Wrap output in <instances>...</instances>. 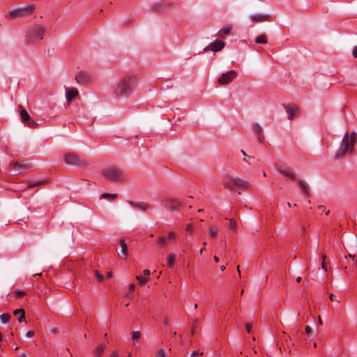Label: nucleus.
<instances>
[{
	"label": "nucleus",
	"mask_w": 357,
	"mask_h": 357,
	"mask_svg": "<svg viewBox=\"0 0 357 357\" xmlns=\"http://www.w3.org/2000/svg\"><path fill=\"white\" fill-rule=\"evenodd\" d=\"M45 29L40 25L34 24L29 27L26 34V43L35 44L43 38Z\"/></svg>",
	"instance_id": "39448f33"
},
{
	"label": "nucleus",
	"mask_w": 357,
	"mask_h": 357,
	"mask_svg": "<svg viewBox=\"0 0 357 357\" xmlns=\"http://www.w3.org/2000/svg\"><path fill=\"white\" fill-rule=\"evenodd\" d=\"M0 319L3 324H8L10 321L11 316L8 313H3L0 316Z\"/></svg>",
	"instance_id": "a878e982"
},
{
	"label": "nucleus",
	"mask_w": 357,
	"mask_h": 357,
	"mask_svg": "<svg viewBox=\"0 0 357 357\" xmlns=\"http://www.w3.org/2000/svg\"><path fill=\"white\" fill-rule=\"evenodd\" d=\"M252 326V324H250V323H247L245 324V329H246L248 333H250L251 332Z\"/></svg>",
	"instance_id": "ea45409f"
},
{
	"label": "nucleus",
	"mask_w": 357,
	"mask_h": 357,
	"mask_svg": "<svg viewBox=\"0 0 357 357\" xmlns=\"http://www.w3.org/2000/svg\"><path fill=\"white\" fill-rule=\"evenodd\" d=\"M1 338H2V334H1V333L0 332V341L1 340Z\"/></svg>",
	"instance_id": "338daca9"
},
{
	"label": "nucleus",
	"mask_w": 357,
	"mask_h": 357,
	"mask_svg": "<svg viewBox=\"0 0 357 357\" xmlns=\"http://www.w3.org/2000/svg\"><path fill=\"white\" fill-rule=\"evenodd\" d=\"M143 274L145 276L149 275H150V271L148 270V269H145V270L143 271Z\"/></svg>",
	"instance_id": "09e8293b"
},
{
	"label": "nucleus",
	"mask_w": 357,
	"mask_h": 357,
	"mask_svg": "<svg viewBox=\"0 0 357 357\" xmlns=\"http://www.w3.org/2000/svg\"><path fill=\"white\" fill-rule=\"evenodd\" d=\"M128 204L130 206L142 211H145L149 208V204L143 202H135L132 201H128Z\"/></svg>",
	"instance_id": "a211bd4d"
},
{
	"label": "nucleus",
	"mask_w": 357,
	"mask_h": 357,
	"mask_svg": "<svg viewBox=\"0 0 357 357\" xmlns=\"http://www.w3.org/2000/svg\"><path fill=\"white\" fill-rule=\"evenodd\" d=\"M155 357H168L163 349H159L156 351Z\"/></svg>",
	"instance_id": "72a5a7b5"
},
{
	"label": "nucleus",
	"mask_w": 357,
	"mask_h": 357,
	"mask_svg": "<svg viewBox=\"0 0 357 357\" xmlns=\"http://www.w3.org/2000/svg\"><path fill=\"white\" fill-rule=\"evenodd\" d=\"M105 350V345L100 344L94 349V354L96 357H101Z\"/></svg>",
	"instance_id": "b1692460"
},
{
	"label": "nucleus",
	"mask_w": 357,
	"mask_h": 357,
	"mask_svg": "<svg viewBox=\"0 0 357 357\" xmlns=\"http://www.w3.org/2000/svg\"><path fill=\"white\" fill-rule=\"evenodd\" d=\"M318 209L319 210V211H321V212H324L325 211V213L326 215H328L330 213V211H326V207L324 206H318Z\"/></svg>",
	"instance_id": "58836bf2"
},
{
	"label": "nucleus",
	"mask_w": 357,
	"mask_h": 357,
	"mask_svg": "<svg viewBox=\"0 0 357 357\" xmlns=\"http://www.w3.org/2000/svg\"><path fill=\"white\" fill-rule=\"evenodd\" d=\"M199 220L200 222L206 221L207 220L203 218L202 216L199 217Z\"/></svg>",
	"instance_id": "3c124183"
},
{
	"label": "nucleus",
	"mask_w": 357,
	"mask_h": 357,
	"mask_svg": "<svg viewBox=\"0 0 357 357\" xmlns=\"http://www.w3.org/2000/svg\"><path fill=\"white\" fill-rule=\"evenodd\" d=\"M136 279L141 286L144 285L149 281V278L142 275H137Z\"/></svg>",
	"instance_id": "c756f323"
},
{
	"label": "nucleus",
	"mask_w": 357,
	"mask_h": 357,
	"mask_svg": "<svg viewBox=\"0 0 357 357\" xmlns=\"http://www.w3.org/2000/svg\"><path fill=\"white\" fill-rule=\"evenodd\" d=\"M255 42L258 44H266L267 43V40L265 36L260 35L255 38Z\"/></svg>",
	"instance_id": "7c9ffc66"
},
{
	"label": "nucleus",
	"mask_w": 357,
	"mask_h": 357,
	"mask_svg": "<svg viewBox=\"0 0 357 357\" xmlns=\"http://www.w3.org/2000/svg\"><path fill=\"white\" fill-rule=\"evenodd\" d=\"M137 84V80L134 77H128L122 79L117 84L114 94L116 97L123 96H129L133 92L134 87Z\"/></svg>",
	"instance_id": "f257e3e1"
},
{
	"label": "nucleus",
	"mask_w": 357,
	"mask_h": 357,
	"mask_svg": "<svg viewBox=\"0 0 357 357\" xmlns=\"http://www.w3.org/2000/svg\"><path fill=\"white\" fill-rule=\"evenodd\" d=\"M175 261H176V256L175 255L171 253L169 254L167 257V266L172 268H174V264H175Z\"/></svg>",
	"instance_id": "393cba45"
},
{
	"label": "nucleus",
	"mask_w": 357,
	"mask_h": 357,
	"mask_svg": "<svg viewBox=\"0 0 357 357\" xmlns=\"http://www.w3.org/2000/svg\"><path fill=\"white\" fill-rule=\"evenodd\" d=\"M329 298L331 301H336V296L333 294H330Z\"/></svg>",
	"instance_id": "a18cd8bd"
},
{
	"label": "nucleus",
	"mask_w": 357,
	"mask_h": 357,
	"mask_svg": "<svg viewBox=\"0 0 357 357\" xmlns=\"http://www.w3.org/2000/svg\"><path fill=\"white\" fill-rule=\"evenodd\" d=\"M192 197H188L184 200L177 199L173 197H167L162 199V205L169 211H174L177 208L180 209L184 206L192 207V203L190 202Z\"/></svg>",
	"instance_id": "7ed1b4c3"
},
{
	"label": "nucleus",
	"mask_w": 357,
	"mask_h": 357,
	"mask_svg": "<svg viewBox=\"0 0 357 357\" xmlns=\"http://www.w3.org/2000/svg\"><path fill=\"white\" fill-rule=\"evenodd\" d=\"M66 99L68 102H70L73 98L79 94L78 90L75 87L68 88L65 86Z\"/></svg>",
	"instance_id": "2eb2a0df"
},
{
	"label": "nucleus",
	"mask_w": 357,
	"mask_h": 357,
	"mask_svg": "<svg viewBox=\"0 0 357 357\" xmlns=\"http://www.w3.org/2000/svg\"><path fill=\"white\" fill-rule=\"evenodd\" d=\"M287 205H288L289 207L291 206V204L289 202L287 203Z\"/></svg>",
	"instance_id": "774afa93"
},
{
	"label": "nucleus",
	"mask_w": 357,
	"mask_h": 357,
	"mask_svg": "<svg viewBox=\"0 0 357 357\" xmlns=\"http://www.w3.org/2000/svg\"><path fill=\"white\" fill-rule=\"evenodd\" d=\"M141 337V333L139 331H135L132 333V338L134 341V344L136 345L139 339Z\"/></svg>",
	"instance_id": "c85d7f7f"
},
{
	"label": "nucleus",
	"mask_w": 357,
	"mask_h": 357,
	"mask_svg": "<svg viewBox=\"0 0 357 357\" xmlns=\"http://www.w3.org/2000/svg\"><path fill=\"white\" fill-rule=\"evenodd\" d=\"M20 357H26V354L25 352L22 353Z\"/></svg>",
	"instance_id": "6e6d98bb"
},
{
	"label": "nucleus",
	"mask_w": 357,
	"mask_h": 357,
	"mask_svg": "<svg viewBox=\"0 0 357 357\" xmlns=\"http://www.w3.org/2000/svg\"><path fill=\"white\" fill-rule=\"evenodd\" d=\"M11 169L10 170L13 175H17L20 174L23 170L29 169L32 167L30 163L21 164L18 162L11 163Z\"/></svg>",
	"instance_id": "f8f14e48"
},
{
	"label": "nucleus",
	"mask_w": 357,
	"mask_h": 357,
	"mask_svg": "<svg viewBox=\"0 0 357 357\" xmlns=\"http://www.w3.org/2000/svg\"><path fill=\"white\" fill-rule=\"evenodd\" d=\"M167 238V242L171 243L176 241V234L173 231L169 232Z\"/></svg>",
	"instance_id": "2f4dec72"
},
{
	"label": "nucleus",
	"mask_w": 357,
	"mask_h": 357,
	"mask_svg": "<svg viewBox=\"0 0 357 357\" xmlns=\"http://www.w3.org/2000/svg\"><path fill=\"white\" fill-rule=\"evenodd\" d=\"M322 258H323L324 261H323V262L321 263V267H322V268H324V269L326 270V263H325V261H324L325 256H324V255H323V256H322Z\"/></svg>",
	"instance_id": "de8ad7c7"
},
{
	"label": "nucleus",
	"mask_w": 357,
	"mask_h": 357,
	"mask_svg": "<svg viewBox=\"0 0 357 357\" xmlns=\"http://www.w3.org/2000/svg\"><path fill=\"white\" fill-rule=\"evenodd\" d=\"M301 281V276H298L296 278V282H300Z\"/></svg>",
	"instance_id": "5fc2aeb1"
},
{
	"label": "nucleus",
	"mask_w": 357,
	"mask_h": 357,
	"mask_svg": "<svg viewBox=\"0 0 357 357\" xmlns=\"http://www.w3.org/2000/svg\"><path fill=\"white\" fill-rule=\"evenodd\" d=\"M241 151L242 154H243L245 155V157H248V155L245 154L244 151L241 150Z\"/></svg>",
	"instance_id": "e2e57ef3"
},
{
	"label": "nucleus",
	"mask_w": 357,
	"mask_h": 357,
	"mask_svg": "<svg viewBox=\"0 0 357 357\" xmlns=\"http://www.w3.org/2000/svg\"><path fill=\"white\" fill-rule=\"evenodd\" d=\"M220 268L221 271H224L225 269V266L222 265Z\"/></svg>",
	"instance_id": "bf43d9fd"
},
{
	"label": "nucleus",
	"mask_w": 357,
	"mask_h": 357,
	"mask_svg": "<svg viewBox=\"0 0 357 357\" xmlns=\"http://www.w3.org/2000/svg\"><path fill=\"white\" fill-rule=\"evenodd\" d=\"M236 222V220L232 218V219L230 220V222L229 223L234 224Z\"/></svg>",
	"instance_id": "4d7b16f0"
},
{
	"label": "nucleus",
	"mask_w": 357,
	"mask_h": 357,
	"mask_svg": "<svg viewBox=\"0 0 357 357\" xmlns=\"http://www.w3.org/2000/svg\"><path fill=\"white\" fill-rule=\"evenodd\" d=\"M356 138V132H353L351 134L346 132L343 137L341 144L336 152L335 156L337 158H340L347 153H351L354 150Z\"/></svg>",
	"instance_id": "f03ea898"
},
{
	"label": "nucleus",
	"mask_w": 357,
	"mask_h": 357,
	"mask_svg": "<svg viewBox=\"0 0 357 357\" xmlns=\"http://www.w3.org/2000/svg\"><path fill=\"white\" fill-rule=\"evenodd\" d=\"M110 357H119V354L116 351H113L110 355Z\"/></svg>",
	"instance_id": "49530a36"
},
{
	"label": "nucleus",
	"mask_w": 357,
	"mask_h": 357,
	"mask_svg": "<svg viewBox=\"0 0 357 357\" xmlns=\"http://www.w3.org/2000/svg\"><path fill=\"white\" fill-rule=\"evenodd\" d=\"M19 108L20 109L21 119L24 125L31 128H36L37 123L30 117L26 110L24 109L22 106H19Z\"/></svg>",
	"instance_id": "6e6552de"
},
{
	"label": "nucleus",
	"mask_w": 357,
	"mask_h": 357,
	"mask_svg": "<svg viewBox=\"0 0 357 357\" xmlns=\"http://www.w3.org/2000/svg\"><path fill=\"white\" fill-rule=\"evenodd\" d=\"M254 132L257 135V139L260 142L264 140V135L262 134L263 128L257 123H254L252 126Z\"/></svg>",
	"instance_id": "6ab92c4d"
},
{
	"label": "nucleus",
	"mask_w": 357,
	"mask_h": 357,
	"mask_svg": "<svg viewBox=\"0 0 357 357\" xmlns=\"http://www.w3.org/2000/svg\"><path fill=\"white\" fill-rule=\"evenodd\" d=\"M218 231L215 228H213V227L210 228L209 234L211 237H213V238L216 237L218 236Z\"/></svg>",
	"instance_id": "c9c22d12"
},
{
	"label": "nucleus",
	"mask_w": 357,
	"mask_h": 357,
	"mask_svg": "<svg viewBox=\"0 0 357 357\" xmlns=\"http://www.w3.org/2000/svg\"><path fill=\"white\" fill-rule=\"evenodd\" d=\"M213 259H214V261L215 262H218L219 261V258L217 256H214Z\"/></svg>",
	"instance_id": "864d4df0"
},
{
	"label": "nucleus",
	"mask_w": 357,
	"mask_h": 357,
	"mask_svg": "<svg viewBox=\"0 0 357 357\" xmlns=\"http://www.w3.org/2000/svg\"><path fill=\"white\" fill-rule=\"evenodd\" d=\"M35 333L33 331H28L26 333V336L28 337H32L34 335Z\"/></svg>",
	"instance_id": "a19ab883"
},
{
	"label": "nucleus",
	"mask_w": 357,
	"mask_h": 357,
	"mask_svg": "<svg viewBox=\"0 0 357 357\" xmlns=\"http://www.w3.org/2000/svg\"><path fill=\"white\" fill-rule=\"evenodd\" d=\"M286 112L288 114V119L292 120L299 115L300 109L296 105H291L286 108Z\"/></svg>",
	"instance_id": "dca6fc26"
},
{
	"label": "nucleus",
	"mask_w": 357,
	"mask_h": 357,
	"mask_svg": "<svg viewBox=\"0 0 357 357\" xmlns=\"http://www.w3.org/2000/svg\"><path fill=\"white\" fill-rule=\"evenodd\" d=\"M112 272H109V273H107V277H108V278L112 277Z\"/></svg>",
	"instance_id": "680f3d73"
},
{
	"label": "nucleus",
	"mask_w": 357,
	"mask_h": 357,
	"mask_svg": "<svg viewBox=\"0 0 357 357\" xmlns=\"http://www.w3.org/2000/svg\"><path fill=\"white\" fill-rule=\"evenodd\" d=\"M75 79L79 84H86L91 80V77L88 73L81 71L76 75Z\"/></svg>",
	"instance_id": "f3484780"
},
{
	"label": "nucleus",
	"mask_w": 357,
	"mask_h": 357,
	"mask_svg": "<svg viewBox=\"0 0 357 357\" xmlns=\"http://www.w3.org/2000/svg\"><path fill=\"white\" fill-rule=\"evenodd\" d=\"M13 314L17 317V320L19 322L21 323L25 321V312L22 308L15 310L13 312Z\"/></svg>",
	"instance_id": "412c9836"
},
{
	"label": "nucleus",
	"mask_w": 357,
	"mask_h": 357,
	"mask_svg": "<svg viewBox=\"0 0 357 357\" xmlns=\"http://www.w3.org/2000/svg\"><path fill=\"white\" fill-rule=\"evenodd\" d=\"M203 211H203V209H199V210L197 211L198 213H203Z\"/></svg>",
	"instance_id": "0e129e2a"
},
{
	"label": "nucleus",
	"mask_w": 357,
	"mask_h": 357,
	"mask_svg": "<svg viewBox=\"0 0 357 357\" xmlns=\"http://www.w3.org/2000/svg\"><path fill=\"white\" fill-rule=\"evenodd\" d=\"M206 242H204V245H203L204 246H202V248L201 249L200 252H202V250H203L204 249H205V246H206Z\"/></svg>",
	"instance_id": "13d9d810"
},
{
	"label": "nucleus",
	"mask_w": 357,
	"mask_h": 357,
	"mask_svg": "<svg viewBox=\"0 0 357 357\" xmlns=\"http://www.w3.org/2000/svg\"><path fill=\"white\" fill-rule=\"evenodd\" d=\"M116 197H117V194H115V193H112V194H110V193H102L100 196V199H108L109 200L114 199Z\"/></svg>",
	"instance_id": "cd10ccee"
},
{
	"label": "nucleus",
	"mask_w": 357,
	"mask_h": 357,
	"mask_svg": "<svg viewBox=\"0 0 357 357\" xmlns=\"http://www.w3.org/2000/svg\"><path fill=\"white\" fill-rule=\"evenodd\" d=\"M224 185L230 190L241 191L247 189L249 183L241 178L228 176L224 182Z\"/></svg>",
	"instance_id": "423d86ee"
},
{
	"label": "nucleus",
	"mask_w": 357,
	"mask_h": 357,
	"mask_svg": "<svg viewBox=\"0 0 357 357\" xmlns=\"http://www.w3.org/2000/svg\"><path fill=\"white\" fill-rule=\"evenodd\" d=\"M104 176L113 181H123L125 179V174L119 168L110 167L104 169Z\"/></svg>",
	"instance_id": "0eeeda50"
},
{
	"label": "nucleus",
	"mask_w": 357,
	"mask_h": 357,
	"mask_svg": "<svg viewBox=\"0 0 357 357\" xmlns=\"http://www.w3.org/2000/svg\"><path fill=\"white\" fill-rule=\"evenodd\" d=\"M45 181H29L28 183L29 188H33L38 185H40L43 184Z\"/></svg>",
	"instance_id": "473e14b6"
},
{
	"label": "nucleus",
	"mask_w": 357,
	"mask_h": 357,
	"mask_svg": "<svg viewBox=\"0 0 357 357\" xmlns=\"http://www.w3.org/2000/svg\"><path fill=\"white\" fill-rule=\"evenodd\" d=\"M319 324L320 325H321V324H322V320H321V317H319Z\"/></svg>",
	"instance_id": "052dcab7"
},
{
	"label": "nucleus",
	"mask_w": 357,
	"mask_h": 357,
	"mask_svg": "<svg viewBox=\"0 0 357 357\" xmlns=\"http://www.w3.org/2000/svg\"><path fill=\"white\" fill-rule=\"evenodd\" d=\"M250 21L253 23H259L263 22H267L269 20L268 14L255 13L249 15Z\"/></svg>",
	"instance_id": "4468645a"
},
{
	"label": "nucleus",
	"mask_w": 357,
	"mask_h": 357,
	"mask_svg": "<svg viewBox=\"0 0 357 357\" xmlns=\"http://www.w3.org/2000/svg\"><path fill=\"white\" fill-rule=\"evenodd\" d=\"M352 54L354 57H357V46H355L352 50Z\"/></svg>",
	"instance_id": "37998d69"
},
{
	"label": "nucleus",
	"mask_w": 357,
	"mask_h": 357,
	"mask_svg": "<svg viewBox=\"0 0 357 357\" xmlns=\"http://www.w3.org/2000/svg\"><path fill=\"white\" fill-rule=\"evenodd\" d=\"M119 244L121 245V254L120 257L123 259H126L128 256V246L126 241L124 239H121L119 241Z\"/></svg>",
	"instance_id": "aec40b11"
},
{
	"label": "nucleus",
	"mask_w": 357,
	"mask_h": 357,
	"mask_svg": "<svg viewBox=\"0 0 357 357\" xmlns=\"http://www.w3.org/2000/svg\"><path fill=\"white\" fill-rule=\"evenodd\" d=\"M135 289V285L134 284H130V290L133 291Z\"/></svg>",
	"instance_id": "8fccbe9b"
},
{
	"label": "nucleus",
	"mask_w": 357,
	"mask_h": 357,
	"mask_svg": "<svg viewBox=\"0 0 357 357\" xmlns=\"http://www.w3.org/2000/svg\"><path fill=\"white\" fill-rule=\"evenodd\" d=\"M237 77V73L234 70H229L221 75L218 79V83L220 85H225L230 84Z\"/></svg>",
	"instance_id": "1a4fd4ad"
},
{
	"label": "nucleus",
	"mask_w": 357,
	"mask_h": 357,
	"mask_svg": "<svg viewBox=\"0 0 357 357\" xmlns=\"http://www.w3.org/2000/svg\"><path fill=\"white\" fill-rule=\"evenodd\" d=\"M276 167L278 172L284 177L289 179L296 178V174L290 167L286 165H277Z\"/></svg>",
	"instance_id": "9b49d317"
},
{
	"label": "nucleus",
	"mask_w": 357,
	"mask_h": 357,
	"mask_svg": "<svg viewBox=\"0 0 357 357\" xmlns=\"http://www.w3.org/2000/svg\"><path fill=\"white\" fill-rule=\"evenodd\" d=\"M95 277L98 282H102L104 280L102 275L97 270L95 271Z\"/></svg>",
	"instance_id": "e433bc0d"
},
{
	"label": "nucleus",
	"mask_w": 357,
	"mask_h": 357,
	"mask_svg": "<svg viewBox=\"0 0 357 357\" xmlns=\"http://www.w3.org/2000/svg\"><path fill=\"white\" fill-rule=\"evenodd\" d=\"M157 243L159 245V248H163L164 246L167 243V238L165 236H160L157 238Z\"/></svg>",
	"instance_id": "bb28decb"
},
{
	"label": "nucleus",
	"mask_w": 357,
	"mask_h": 357,
	"mask_svg": "<svg viewBox=\"0 0 357 357\" xmlns=\"http://www.w3.org/2000/svg\"><path fill=\"white\" fill-rule=\"evenodd\" d=\"M231 29L232 26L231 24H227L219 30L217 36L221 37L223 34L227 35L230 33Z\"/></svg>",
	"instance_id": "5701e85b"
},
{
	"label": "nucleus",
	"mask_w": 357,
	"mask_h": 357,
	"mask_svg": "<svg viewBox=\"0 0 357 357\" xmlns=\"http://www.w3.org/2000/svg\"><path fill=\"white\" fill-rule=\"evenodd\" d=\"M237 270H238V274L241 275V271H240V269H239V266H238Z\"/></svg>",
	"instance_id": "69168bd1"
},
{
	"label": "nucleus",
	"mask_w": 357,
	"mask_h": 357,
	"mask_svg": "<svg viewBox=\"0 0 357 357\" xmlns=\"http://www.w3.org/2000/svg\"><path fill=\"white\" fill-rule=\"evenodd\" d=\"M35 9L34 5H28L10 10L6 15L7 20L24 19L29 17Z\"/></svg>",
	"instance_id": "20e7f679"
},
{
	"label": "nucleus",
	"mask_w": 357,
	"mask_h": 357,
	"mask_svg": "<svg viewBox=\"0 0 357 357\" xmlns=\"http://www.w3.org/2000/svg\"><path fill=\"white\" fill-rule=\"evenodd\" d=\"M13 294L18 298H23L24 296H26V292L25 291H13Z\"/></svg>",
	"instance_id": "f704fd0d"
},
{
	"label": "nucleus",
	"mask_w": 357,
	"mask_h": 357,
	"mask_svg": "<svg viewBox=\"0 0 357 357\" xmlns=\"http://www.w3.org/2000/svg\"><path fill=\"white\" fill-rule=\"evenodd\" d=\"M305 333L309 337H310L312 335V333H313V331H312V328L310 326H305Z\"/></svg>",
	"instance_id": "4c0bfd02"
},
{
	"label": "nucleus",
	"mask_w": 357,
	"mask_h": 357,
	"mask_svg": "<svg viewBox=\"0 0 357 357\" xmlns=\"http://www.w3.org/2000/svg\"><path fill=\"white\" fill-rule=\"evenodd\" d=\"M65 162L68 165H75L76 167H82L85 165L78 155L71 153L66 154Z\"/></svg>",
	"instance_id": "9d476101"
},
{
	"label": "nucleus",
	"mask_w": 357,
	"mask_h": 357,
	"mask_svg": "<svg viewBox=\"0 0 357 357\" xmlns=\"http://www.w3.org/2000/svg\"><path fill=\"white\" fill-rule=\"evenodd\" d=\"M230 226H231V230H235L236 229V224L230 225Z\"/></svg>",
	"instance_id": "603ef678"
},
{
	"label": "nucleus",
	"mask_w": 357,
	"mask_h": 357,
	"mask_svg": "<svg viewBox=\"0 0 357 357\" xmlns=\"http://www.w3.org/2000/svg\"><path fill=\"white\" fill-rule=\"evenodd\" d=\"M298 185H299L300 188L303 191V194L306 197H309L310 194V189L308 188L307 184L305 183V181H304L303 180H300L298 182Z\"/></svg>",
	"instance_id": "4be33fe9"
},
{
	"label": "nucleus",
	"mask_w": 357,
	"mask_h": 357,
	"mask_svg": "<svg viewBox=\"0 0 357 357\" xmlns=\"http://www.w3.org/2000/svg\"><path fill=\"white\" fill-rule=\"evenodd\" d=\"M192 225H187L186 231L188 232H192Z\"/></svg>",
	"instance_id": "c03bdc74"
},
{
	"label": "nucleus",
	"mask_w": 357,
	"mask_h": 357,
	"mask_svg": "<svg viewBox=\"0 0 357 357\" xmlns=\"http://www.w3.org/2000/svg\"><path fill=\"white\" fill-rule=\"evenodd\" d=\"M203 354L202 352H199V351H193L191 354V357L195 356L197 355L202 356Z\"/></svg>",
	"instance_id": "79ce46f5"
},
{
	"label": "nucleus",
	"mask_w": 357,
	"mask_h": 357,
	"mask_svg": "<svg viewBox=\"0 0 357 357\" xmlns=\"http://www.w3.org/2000/svg\"><path fill=\"white\" fill-rule=\"evenodd\" d=\"M225 43L222 40H216L213 43H209L207 46L204 48V52L212 51L217 52L222 50L225 47Z\"/></svg>",
	"instance_id": "ddd939ff"
}]
</instances>
